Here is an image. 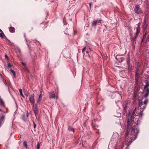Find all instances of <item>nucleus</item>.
<instances>
[{
    "label": "nucleus",
    "mask_w": 149,
    "mask_h": 149,
    "mask_svg": "<svg viewBox=\"0 0 149 149\" xmlns=\"http://www.w3.org/2000/svg\"><path fill=\"white\" fill-rule=\"evenodd\" d=\"M27 113H28V112H27ZM28 114H27V117H28Z\"/></svg>",
    "instance_id": "36"
},
{
    "label": "nucleus",
    "mask_w": 149,
    "mask_h": 149,
    "mask_svg": "<svg viewBox=\"0 0 149 149\" xmlns=\"http://www.w3.org/2000/svg\"><path fill=\"white\" fill-rule=\"evenodd\" d=\"M68 129L69 131L72 132H74V129L71 126H69L68 127Z\"/></svg>",
    "instance_id": "10"
},
{
    "label": "nucleus",
    "mask_w": 149,
    "mask_h": 149,
    "mask_svg": "<svg viewBox=\"0 0 149 149\" xmlns=\"http://www.w3.org/2000/svg\"><path fill=\"white\" fill-rule=\"evenodd\" d=\"M145 107H146V105H145V106L144 107H143L144 109Z\"/></svg>",
    "instance_id": "37"
},
{
    "label": "nucleus",
    "mask_w": 149,
    "mask_h": 149,
    "mask_svg": "<svg viewBox=\"0 0 149 149\" xmlns=\"http://www.w3.org/2000/svg\"><path fill=\"white\" fill-rule=\"evenodd\" d=\"M19 92L20 94L21 95H22V89H19Z\"/></svg>",
    "instance_id": "17"
},
{
    "label": "nucleus",
    "mask_w": 149,
    "mask_h": 149,
    "mask_svg": "<svg viewBox=\"0 0 149 149\" xmlns=\"http://www.w3.org/2000/svg\"><path fill=\"white\" fill-rule=\"evenodd\" d=\"M5 57L6 58H8V56H7V55H5Z\"/></svg>",
    "instance_id": "29"
},
{
    "label": "nucleus",
    "mask_w": 149,
    "mask_h": 149,
    "mask_svg": "<svg viewBox=\"0 0 149 149\" xmlns=\"http://www.w3.org/2000/svg\"><path fill=\"white\" fill-rule=\"evenodd\" d=\"M40 143H37V146H36V149H40Z\"/></svg>",
    "instance_id": "14"
},
{
    "label": "nucleus",
    "mask_w": 149,
    "mask_h": 149,
    "mask_svg": "<svg viewBox=\"0 0 149 149\" xmlns=\"http://www.w3.org/2000/svg\"><path fill=\"white\" fill-rule=\"evenodd\" d=\"M0 103L2 105H4V102L2 101V100H0Z\"/></svg>",
    "instance_id": "22"
},
{
    "label": "nucleus",
    "mask_w": 149,
    "mask_h": 149,
    "mask_svg": "<svg viewBox=\"0 0 149 149\" xmlns=\"http://www.w3.org/2000/svg\"><path fill=\"white\" fill-rule=\"evenodd\" d=\"M127 104H125V106L124 107V110H126V108L127 107Z\"/></svg>",
    "instance_id": "25"
},
{
    "label": "nucleus",
    "mask_w": 149,
    "mask_h": 149,
    "mask_svg": "<svg viewBox=\"0 0 149 149\" xmlns=\"http://www.w3.org/2000/svg\"><path fill=\"white\" fill-rule=\"evenodd\" d=\"M29 100L31 104L34 106L35 102L34 95H31L29 97Z\"/></svg>",
    "instance_id": "3"
},
{
    "label": "nucleus",
    "mask_w": 149,
    "mask_h": 149,
    "mask_svg": "<svg viewBox=\"0 0 149 149\" xmlns=\"http://www.w3.org/2000/svg\"><path fill=\"white\" fill-rule=\"evenodd\" d=\"M139 110L135 108L134 109L133 115L131 116L130 119H128L127 121V131L126 132L125 135V144L127 146H129L130 144L134 140L136 137V135L139 132V130L137 128L136 126L137 125L138 122L136 121L137 123L134 122V116H136L139 114L137 113L136 111Z\"/></svg>",
    "instance_id": "1"
},
{
    "label": "nucleus",
    "mask_w": 149,
    "mask_h": 149,
    "mask_svg": "<svg viewBox=\"0 0 149 149\" xmlns=\"http://www.w3.org/2000/svg\"><path fill=\"white\" fill-rule=\"evenodd\" d=\"M144 22L145 23V22H146L145 20H144Z\"/></svg>",
    "instance_id": "38"
},
{
    "label": "nucleus",
    "mask_w": 149,
    "mask_h": 149,
    "mask_svg": "<svg viewBox=\"0 0 149 149\" xmlns=\"http://www.w3.org/2000/svg\"><path fill=\"white\" fill-rule=\"evenodd\" d=\"M86 50V47L84 46L82 49V52L83 53Z\"/></svg>",
    "instance_id": "21"
},
{
    "label": "nucleus",
    "mask_w": 149,
    "mask_h": 149,
    "mask_svg": "<svg viewBox=\"0 0 149 149\" xmlns=\"http://www.w3.org/2000/svg\"><path fill=\"white\" fill-rule=\"evenodd\" d=\"M146 35H147V33L146 32V33L143 35V39H144L146 38Z\"/></svg>",
    "instance_id": "18"
},
{
    "label": "nucleus",
    "mask_w": 149,
    "mask_h": 149,
    "mask_svg": "<svg viewBox=\"0 0 149 149\" xmlns=\"http://www.w3.org/2000/svg\"><path fill=\"white\" fill-rule=\"evenodd\" d=\"M126 149H129L128 148H126Z\"/></svg>",
    "instance_id": "39"
},
{
    "label": "nucleus",
    "mask_w": 149,
    "mask_h": 149,
    "mask_svg": "<svg viewBox=\"0 0 149 149\" xmlns=\"http://www.w3.org/2000/svg\"><path fill=\"white\" fill-rule=\"evenodd\" d=\"M42 97V95L41 93L39 95L38 97L37 100V102L38 103H39Z\"/></svg>",
    "instance_id": "8"
},
{
    "label": "nucleus",
    "mask_w": 149,
    "mask_h": 149,
    "mask_svg": "<svg viewBox=\"0 0 149 149\" xmlns=\"http://www.w3.org/2000/svg\"><path fill=\"white\" fill-rule=\"evenodd\" d=\"M4 118V117L3 116H2V117H1V119H3Z\"/></svg>",
    "instance_id": "33"
},
{
    "label": "nucleus",
    "mask_w": 149,
    "mask_h": 149,
    "mask_svg": "<svg viewBox=\"0 0 149 149\" xmlns=\"http://www.w3.org/2000/svg\"><path fill=\"white\" fill-rule=\"evenodd\" d=\"M137 118H135V119L136 120V119Z\"/></svg>",
    "instance_id": "40"
},
{
    "label": "nucleus",
    "mask_w": 149,
    "mask_h": 149,
    "mask_svg": "<svg viewBox=\"0 0 149 149\" xmlns=\"http://www.w3.org/2000/svg\"><path fill=\"white\" fill-rule=\"evenodd\" d=\"M33 111L36 116L38 114V111L37 107H34L33 108Z\"/></svg>",
    "instance_id": "6"
},
{
    "label": "nucleus",
    "mask_w": 149,
    "mask_h": 149,
    "mask_svg": "<svg viewBox=\"0 0 149 149\" xmlns=\"http://www.w3.org/2000/svg\"><path fill=\"white\" fill-rule=\"evenodd\" d=\"M33 123L34 124V125H33L34 128H35L36 127V124H35L34 122H33Z\"/></svg>",
    "instance_id": "26"
},
{
    "label": "nucleus",
    "mask_w": 149,
    "mask_h": 149,
    "mask_svg": "<svg viewBox=\"0 0 149 149\" xmlns=\"http://www.w3.org/2000/svg\"><path fill=\"white\" fill-rule=\"evenodd\" d=\"M149 40V35L147 36V41H148Z\"/></svg>",
    "instance_id": "28"
},
{
    "label": "nucleus",
    "mask_w": 149,
    "mask_h": 149,
    "mask_svg": "<svg viewBox=\"0 0 149 149\" xmlns=\"http://www.w3.org/2000/svg\"><path fill=\"white\" fill-rule=\"evenodd\" d=\"M144 40V39H143V38L142 40H141V42H143V40Z\"/></svg>",
    "instance_id": "32"
},
{
    "label": "nucleus",
    "mask_w": 149,
    "mask_h": 149,
    "mask_svg": "<svg viewBox=\"0 0 149 149\" xmlns=\"http://www.w3.org/2000/svg\"><path fill=\"white\" fill-rule=\"evenodd\" d=\"M24 69L27 72H28V71H29L28 70L26 67H24Z\"/></svg>",
    "instance_id": "23"
},
{
    "label": "nucleus",
    "mask_w": 149,
    "mask_h": 149,
    "mask_svg": "<svg viewBox=\"0 0 149 149\" xmlns=\"http://www.w3.org/2000/svg\"><path fill=\"white\" fill-rule=\"evenodd\" d=\"M1 111V109H0V111Z\"/></svg>",
    "instance_id": "41"
},
{
    "label": "nucleus",
    "mask_w": 149,
    "mask_h": 149,
    "mask_svg": "<svg viewBox=\"0 0 149 149\" xmlns=\"http://www.w3.org/2000/svg\"><path fill=\"white\" fill-rule=\"evenodd\" d=\"M149 86V83L147 81L146 82V84L144 87V92L146 93L144 96L145 97H147L149 94V89L148 88Z\"/></svg>",
    "instance_id": "2"
},
{
    "label": "nucleus",
    "mask_w": 149,
    "mask_h": 149,
    "mask_svg": "<svg viewBox=\"0 0 149 149\" xmlns=\"http://www.w3.org/2000/svg\"><path fill=\"white\" fill-rule=\"evenodd\" d=\"M124 59V58H123L121 57L120 58V60H119V61H120L121 62H122Z\"/></svg>",
    "instance_id": "19"
},
{
    "label": "nucleus",
    "mask_w": 149,
    "mask_h": 149,
    "mask_svg": "<svg viewBox=\"0 0 149 149\" xmlns=\"http://www.w3.org/2000/svg\"><path fill=\"white\" fill-rule=\"evenodd\" d=\"M143 103H144L141 100H140L139 102V106L140 107H141V106L143 104Z\"/></svg>",
    "instance_id": "16"
},
{
    "label": "nucleus",
    "mask_w": 149,
    "mask_h": 149,
    "mask_svg": "<svg viewBox=\"0 0 149 149\" xmlns=\"http://www.w3.org/2000/svg\"><path fill=\"white\" fill-rule=\"evenodd\" d=\"M3 34V33H0V37L2 38Z\"/></svg>",
    "instance_id": "27"
},
{
    "label": "nucleus",
    "mask_w": 149,
    "mask_h": 149,
    "mask_svg": "<svg viewBox=\"0 0 149 149\" xmlns=\"http://www.w3.org/2000/svg\"><path fill=\"white\" fill-rule=\"evenodd\" d=\"M9 30L11 32H14L15 31V28L13 27H11L9 28Z\"/></svg>",
    "instance_id": "9"
},
{
    "label": "nucleus",
    "mask_w": 149,
    "mask_h": 149,
    "mask_svg": "<svg viewBox=\"0 0 149 149\" xmlns=\"http://www.w3.org/2000/svg\"><path fill=\"white\" fill-rule=\"evenodd\" d=\"M0 32H2V31L0 29Z\"/></svg>",
    "instance_id": "35"
},
{
    "label": "nucleus",
    "mask_w": 149,
    "mask_h": 149,
    "mask_svg": "<svg viewBox=\"0 0 149 149\" xmlns=\"http://www.w3.org/2000/svg\"><path fill=\"white\" fill-rule=\"evenodd\" d=\"M10 71L13 74V75L15 77V71L12 69L10 70Z\"/></svg>",
    "instance_id": "15"
},
{
    "label": "nucleus",
    "mask_w": 149,
    "mask_h": 149,
    "mask_svg": "<svg viewBox=\"0 0 149 149\" xmlns=\"http://www.w3.org/2000/svg\"><path fill=\"white\" fill-rule=\"evenodd\" d=\"M89 4L90 5V8H91V3H89Z\"/></svg>",
    "instance_id": "30"
},
{
    "label": "nucleus",
    "mask_w": 149,
    "mask_h": 149,
    "mask_svg": "<svg viewBox=\"0 0 149 149\" xmlns=\"http://www.w3.org/2000/svg\"><path fill=\"white\" fill-rule=\"evenodd\" d=\"M22 97H24V96L22 94V95H21Z\"/></svg>",
    "instance_id": "34"
},
{
    "label": "nucleus",
    "mask_w": 149,
    "mask_h": 149,
    "mask_svg": "<svg viewBox=\"0 0 149 149\" xmlns=\"http://www.w3.org/2000/svg\"><path fill=\"white\" fill-rule=\"evenodd\" d=\"M101 20H98L94 21L92 23L93 25H96L98 23H100L101 22Z\"/></svg>",
    "instance_id": "5"
},
{
    "label": "nucleus",
    "mask_w": 149,
    "mask_h": 149,
    "mask_svg": "<svg viewBox=\"0 0 149 149\" xmlns=\"http://www.w3.org/2000/svg\"><path fill=\"white\" fill-rule=\"evenodd\" d=\"M134 11L135 12L138 14H139L140 13L141 10L139 7V6H135V8H134Z\"/></svg>",
    "instance_id": "4"
},
{
    "label": "nucleus",
    "mask_w": 149,
    "mask_h": 149,
    "mask_svg": "<svg viewBox=\"0 0 149 149\" xmlns=\"http://www.w3.org/2000/svg\"><path fill=\"white\" fill-rule=\"evenodd\" d=\"M148 100H145L144 102L143 103L145 104H147V103H148Z\"/></svg>",
    "instance_id": "20"
},
{
    "label": "nucleus",
    "mask_w": 149,
    "mask_h": 149,
    "mask_svg": "<svg viewBox=\"0 0 149 149\" xmlns=\"http://www.w3.org/2000/svg\"><path fill=\"white\" fill-rule=\"evenodd\" d=\"M138 78H139L138 73L137 72H136V77H135V79H136V81H137Z\"/></svg>",
    "instance_id": "12"
},
{
    "label": "nucleus",
    "mask_w": 149,
    "mask_h": 149,
    "mask_svg": "<svg viewBox=\"0 0 149 149\" xmlns=\"http://www.w3.org/2000/svg\"><path fill=\"white\" fill-rule=\"evenodd\" d=\"M24 146L26 148H27V144L26 142L25 141H24L23 143Z\"/></svg>",
    "instance_id": "11"
},
{
    "label": "nucleus",
    "mask_w": 149,
    "mask_h": 149,
    "mask_svg": "<svg viewBox=\"0 0 149 149\" xmlns=\"http://www.w3.org/2000/svg\"><path fill=\"white\" fill-rule=\"evenodd\" d=\"M49 97L50 98H52L54 99L55 98V95L54 92H52L50 93Z\"/></svg>",
    "instance_id": "7"
},
{
    "label": "nucleus",
    "mask_w": 149,
    "mask_h": 149,
    "mask_svg": "<svg viewBox=\"0 0 149 149\" xmlns=\"http://www.w3.org/2000/svg\"><path fill=\"white\" fill-rule=\"evenodd\" d=\"M22 64L23 65H24V66L25 65V64L24 63H22Z\"/></svg>",
    "instance_id": "31"
},
{
    "label": "nucleus",
    "mask_w": 149,
    "mask_h": 149,
    "mask_svg": "<svg viewBox=\"0 0 149 149\" xmlns=\"http://www.w3.org/2000/svg\"><path fill=\"white\" fill-rule=\"evenodd\" d=\"M136 31H136V36H138V34L140 32V30L138 28H137Z\"/></svg>",
    "instance_id": "13"
},
{
    "label": "nucleus",
    "mask_w": 149,
    "mask_h": 149,
    "mask_svg": "<svg viewBox=\"0 0 149 149\" xmlns=\"http://www.w3.org/2000/svg\"><path fill=\"white\" fill-rule=\"evenodd\" d=\"M8 67L10 68L11 67V65L10 63H9L8 64Z\"/></svg>",
    "instance_id": "24"
}]
</instances>
